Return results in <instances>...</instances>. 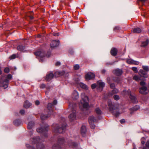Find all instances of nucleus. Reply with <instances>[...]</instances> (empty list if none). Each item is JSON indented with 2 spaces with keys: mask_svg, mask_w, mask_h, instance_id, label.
Returning a JSON list of instances; mask_svg holds the SVG:
<instances>
[{
  "mask_svg": "<svg viewBox=\"0 0 149 149\" xmlns=\"http://www.w3.org/2000/svg\"><path fill=\"white\" fill-rule=\"evenodd\" d=\"M81 100L80 101L79 105L80 106L81 105L83 107L82 110L83 111L87 110H88L89 107L88 104L89 100L88 98L84 93H81Z\"/></svg>",
  "mask_w": 149,
  "mask_h": 149,
  "instance_id": "obj_1",
  "label": "nucleus"
},
{
  "mask_svg": "<svg viewBox=\"0 0 149 149\" xmlns=\"http://www.w3.org/2000/svg\"><path fill=\"white\" fill-rule=\"evenodd\" d=\"M76 105L75 104H70L69 105V107L72 110V113L69 115V116L70 120L71 121H72L76 119Z\"/></svg>",
  "mask_w": 149,
  "mask_h": 149,
  "instance_id": "obj_2",
  "label": "nucleus"
},
{
  "mask_svg": "<svg viewBox=\"0 0 149 149\" xmlns=\"http://www.w3.org/2000/svg\"><path fill=\"white\" fill-rule=\"evenodd\" d=\"M12 75L10 74H8L6 77H3L1 78V80L4 84L2 85L4 89L7 88L8 87V84L9 82V80L12 78Z\"/></svg>",
  "mask_w": 149,
  "mask_h": 149,
  "instance_id": "obj_3",
  "label": "nucleus"
},
{
  "mask_svg": "<svg viewBox=\"0 0 149 149\" xmlns=\"http://www.w3.org/2000/svg\"><path fill=\"white\" fill-rule=\"evenodd\" d=\"M108 104L109 107V111L112 112L113 115L116 117L118 116L119 113L118 112L116 111V110L114 106L112 104L111 101L109 100L108 101Z\"/></svg>",
  "mask_w": 149,
  "mask_h": 149,
  "instance_id": "obj_4",
  "label": "nucleus"
},
{
  "mask_svg": "<svg viewBox=\"0 0 149 149\" xmlns=\"http://www.w3.org/2000/svg\"><path fill=\"white\" fill-rule=\"evenodd\" d=\"M104 86V83L102 82V81L100 80L97 81V90L100 91H101ZM96 86V85L95 84H93L91 85V88L92 89L95 88Z\"/></svg>",
  "mask_w": 149,
  "mask_h": 149,
  "instance_id": "obj_5",
  "label": "nucleus"
},
{
  "mask_svg": "<svg viewBox=\"0 0 149 149\" xmlns=\"http://www.w3.org/2000/svg\"><path fill=\"white\" fill-rule=\"evenodd\" d=\"M122 94L124 96H125L127 95H129L130 99L133 103L136 102L137 101V99L135 96L132 95L131 91L130 90H129L127 91L125 90L123 91L122 92Z\"/></svg>",
  "mask_w": 149,
  "mask_h": 149,
  "instance_id": "obj_6",
  "label": "nucleus"
},
{
  "mask_svg": "<svg viewBox=\"0 0 149 149\" xmlns=\"http://www.w3.org/2000/svg\"><path fill=\"white\" fill-rule=\"evenodd\" d=\"M55 126L57 128L56 129L54 128L53 129V132H58L59 133H61L65 130L66 124L65 123H64L63 125L60 127H58V126L57 125H56Z\"/></svg>",
  "mask_w": 149,
  "mask_h": 149,
  "instance_id": "obj_7",
  "label": "nucleus"
},
{
  "mask_svg": "<svg viewBox=\"0 0 149 149\" xmlns=\"http://www.w3.org/2000/svg\"><path fill=\"white\" fill-rule=\"evenodd\" d=\"M75 81L76 84L77 85L78 87L79 86L85 90H87L88 89V86L84 83L80 82L79 81V79L75 80Z\"/></svg>",
  "mask_w": 149,
  "mask_h": 149,
  "instance_id": "obj_8",
  "label": "nucleus"
},
{
  "mask_svg": "<svg viewBox=\"0 0 149 149\" xmlns=\"http://www.w3.org/2000/svg\"><path fill=\"white\" fill-rule=\"evenodd\" d=\"M48 129V126H46L45 127L41 128L39 129L38 130V132H40L45 137H46L47 136V132Z\"/></svg>",
  "mask_w": 149,
  "mask_h": 149,
  "instance_id": "obj_9",
  "label": "nucleus"
},
{
  "mask_svg": "<svg viewBox=\"0 0 149 149\" xmlns=\"http://www.w3.org/2000/svg\"><path fill=\"white\" fill-rule=\"evenodd\" d=\"M31 144L34 146L36 148L37 147V136H34L31 138Z\"/></svg>",
  "mask_w": 149,
  "mask_h": 149,
  "instance_id": "obj_10",
  "label": "nucleus"
},
{
  "mask_svg": "<svg viewBox=\"0 0 149 149\" xmlns=\"http://www.w3.org/2000/svg\"><path fill=\"white\" fill-rule=\"evenodd\" d=\"M148 92L147 88L145 86H143L139 88V92L140 93L143 94H146Z\"/></svg>",
  "mask_w": 149,
  "mask_h": 149,
  "instance_id": "obj_11",
  "label": "nucleus"
},
{
  "mask_svg": "<svg viewBox=\"0 0 149 149\" xmlns=\"http://www.w3.org/2000/svg\"><path fill=\"white\" fill-rule=\"evenodd\" d=\"M38 59H39L40 61H42L43 58L45 56V54L43 51H38Z\"/></svg>",
  "mask_w": 149,
  "mask_h": 149,
  "instance_id": "obj_12",
  "label": "nucleus"
},
{
  "mask_svg": "<svg viewBox=\"0 0 149 149\" xmlns=\"http://www.w3.org/2000/svg\"><path fill=\"white\" fill-rule=\"evenodd\" d=\"M95 74L91 72H88L85 76V78L86 80H90L93 79L95 77Z\"/></svg>",
  "mask_w": 149,
  "mask_h": 149,
  "instance_id": "obj_13",
  "label": "nucleus"
},
{
  "mask_svg": "<svg viewBox=\"0 0 149 149\" xmlns=\"http://www.w3.org/2000/svg\"><path fill=\"white\" fill-rule=\"evenodd\" d=\"M57 103V101L55 100L53 101L52 104L51 103H49L48 104L47 108L49 110V112L50 113H52L53 112V111L50 110V109L54 105H56Z\"/></svg>",
  "mask_w": 149,
  "mask_h": 149,
  "instance_id": "obj_14",
  "label": "nucleus"
},
{
  "mask_svg": "<svg viewBox=\"0 0 149 149\" xmlns=\"http://www.w3.org/2000/svg\"><path fill=\"white\" fill-rule=\"evenodd\" d=\"M78 92L75 90H74L72 94L71 97L74 100H77L79 98Z\"/></svg>",
  "mask_w": 149,
  "mask_h": 149,
  "instance_id": "obj_15",
  "label": "nucleus"
},
{
  "mask_svg": "<svg viewBox=\"0 0 149 149\" xmlns=\"http://www.w3.org/2000/svg\"><path fill=\"white\" fill-rule=\"evenodd\" d=\"M59 45V42L58 40H53L50 44L51 47L53 48Z\"/></svg>",
  "mask_w": 149,
  "mask_h": 149,
  "instance_id": "obj_16",
  "label": "nucleus"
},
{
  "mask_svg": "<svg viewBox=\"0 0 149 149\" xmlns=\"http://www.w3.org/2000/svg\"><path fill=\"white\" fill-rule=\"evenodd\" d=\"M54 76V75L52 72L47 74L45 78L46 80L47 81H50L53 78Z\"/></svg>",
  "mask_w": 149,
  "mask_h": 149,
  "instance_id": "obj_17",
  "label": "nucleus"
},
{
  "mask_svg": "<svg viewBox=\"0 0 149 149\" xmlns=\"http://www.w3.org/2000/svg\"><path fill=\"white\" fill-rule=\"evenodd\" d=\"M97 119L94 117L93 116H90L88 119V121L90 124H91L92 123L96 122L97 121Z\"/></svg>",
  "mask_w": 149,
  "mask_h": 149,
  "instance_id": "obj_18",
  "label": "nucleus"
},
{
  "mask_svg": "<svg viewBox=\"0 0 149 149\" xmlns=\"http://www.w3.org/2000/svg\"><path fill=\"white\" fill-rule=\"evenodd\" d=\"M113 72L114 74L117 76L120 75L122 73V70L121 69H117L114 70Z\"/></svg>",
  "mask_w": 149,
  "mask_h": 149,
  "instance_id": "obj_19",
  "label": "nucleus"
},
{
  "mask_svg": "<svg viewBox=\"0 0 149 149\" xmlns=\"http://www.w3.org/2000/svg\"><path fill=\"white\" fill-rule=\"evenodd\" d=\"M139 74L142 77H147V75L146 72L142 70H140L139 71Z\"/></svg>",
  "mask_w": 149,
  "mask_h": 149,
  "instance_id": "obj_20",
  "label": "nucleus"
},
{
  "mask_svg": "<svg viewBox=\"0 0 149 149\" xmlns=\"http://www.w3.org/2000/svg\"><path fill=\"white\" fill-rule=\"evenodd\" d=\"M34 125L35 123L34 121H30L28 125V128L29 129H31L34 127Z\"/></svg>",
  "mask_w": 149,
  "mask_h": 149,
  "instance_id": "obj_21",
  "label": "nucleus"
},
{
  "mask_svg": "<svg viewBox=\"0 0 149 149\" xmlns=\"http://www.w3.org/2000/svg\"><path fill=\"white\" fill-rule=\"evenodd\" d=\"M127 62L129 64H134L136 65L139 64V62H138L134 61L131 59H127Z\"/></svg>",
  "mask_w": 149,
  "mask_h": 149,
  "instance_id": "obj_22",
  "label": "nucleus"
},
{
  "mask_svg": "<svg viewBox=\"0 0 149 149\" xmlns=\"http://www.w3.org/2000/svg\"><path fill=\"white\" fill-rule=\"evenodd\" d=\"M32 104L27 100L25 101L24 102V107L25 108H28Z\"/></svg>",
  "mask_w": 149,
  "mask_h": 149,
  "instance_id": "obj_23",
  "label": "nucleus"
},
{
  "mask_svg": "<svg viewBox=\"0 0 149 149\" xmlns=\"http://www.w3.org/2000/svg\"><path fill=\"white\" fill-rule=\"evenodd\" d=\"M68 74H65V72L64 71H58L56 72L55 73V74L57 75V76H60L63 75H65V76L67 75Z\"/></svg>",
  "mask_w": 149,
  "mask_h": 149,
  "instance_id": "obj_24",
  "label": "nucleus"
},
{
  "mask_svg": "<svg viewBox=\"0 0 149 149\" xmlns=\"http://www.w3.org/2000/svg\"><path fill=\"white\" fill-rule=\"evenodd\" d=\"M117 52V50L116 49L114 48H112L111 51V54L113 56H116Z\"/></svg>",
  "mask_w": 149,
  "mask_h": 149,
  "instance_id": "obj_25",
  "label": "nucleus"
},
{
  "mask_svg": "<svg viewBox=\"0 0 149 149\" xmlns=\"http://www.w3.org/2000/svg\"><path fill=\"white\" fill-rule=\"evenodd\" d=\"M21 121L19 119H17L15 120L13 122L14 124L17 126L20 125L21 124Z\"/></svg>",
  "mask_w": 149,
  "mask_h": 149,
  "instance_id": "obj_26",
  "label": "nucleus"
},
{
  "mask_svg": "<svg viewBox=\"0 0 149 149\" xmlns=\"http://www.w3.org/2000/svg\"><path fill=\"white\" fill-rule=\"evenodd\" d=\"M25 48V46L23 45H19L17 47V49L18 50L24 52V51Z\"/></svg>",
  "mask_w": 149,
  "mask_h": 149,
  "instance_id": "obj_27",
  "label": "nucleus"
},
{
  "mask_svg": "<svg viewBox=\"0 0 149 149\" xmlns=\"http://www.w3.org/2000/svg\"><path fill=\"white\" fill-rule=\"evenodd\" d=\"M86 132V127L84 126H82L81 128V132L82 135L85 134Z\"/></svg>",
  "mask_w": 149,
  "mask_h": 149,
  "instance_id": "obj_28",
  "label": "nucleus"
},
{
  "mask_svg": "<svg viewBox=\"0 0 149 149\" xmlns=\"http://www.w3.org/2000/svg\"><path fill=\"white\" fill-rule=\"evenodd\" d=\"M139 109V106L138 105H136L133 108H132L130 109V110L131 111H136L138 109ZM132 113V112H130V113Z\"/></svg>",
  "mask_w": 149,
  "mask_h": 149,
  "instance_id": "obj_29",
  "label": "nucleus"
},
{
  "mask_svg": "<svg viewBox=\"0 0 149 149\" xmlns=\"http://www.w3.org/2000/svg\"><path fill=\"white\" fill-rule=\"evenodd\" d=\"M149 42V40L148 39L145 41H143L142 42L141 46L142 47H145L147 45Z\"/></svg>",
  "mask_w": 149,
  "mask_h": 149,
  "instance_id": "obj_30",
  "label": "nucleus"
},
{
  "mask_svg": "<svg viewBox=\"0 0 149 149\" xmlns=\"http://www.w3.org/2000/svg\"><path fill=\"white\" fill-rule=\"evenodd\" d=\"M133 32L135 33H139L141 32V30L139 28H136L133 29Z\"/></svg>",
  "mask_w": 149,
  "mask_h": 149,
  "instance_id": "obj_31",
  "label": "nucleus"
},
{
  "mask_svg": "<svg viewBox=\"0 0 149 149\" xmlns=\"http://www.w3.org/2000/svg\"><path fill=\"white\" fill-rule=\"evenodd\" d=\"M50 117V115L42 114L41 116V118L42 120H45Z\"/></svg>",
  "mask_w": 149,
  "mask_h": 149,
  "instance_id": "obj_32",
  "label": "nucleus"
},
{
  "mask_svg": "<svg viewBox=\"0 0 149 149\" xmlns=\"http://www.w3.org/2000/svg\"><path fill=\"white\" fill-rule=\"evenodd\" d=\"M26 148L28 149H36V148L34 147V146L32 145H30L29 144H26Z\"/></svg>",
  "mask_w": 149,
  "mask_h": 149,
  "instance_id": "obj_33",
  "label": "nucleus"
},
{
  "mask_svg": "<svg viewBox=\"0 0 149 149\" xmlns=\"http://www.w3.org/2000/svg\"><path fill=\"white\" fill-rule=\"evenodd\" d=\"M133 79L136 81H139L141 80V78L139 76L136 75L134 76Z\"/></svg>",
  "mask_w": 149,
  "mask_h": 149,
  "instance_id": "obj_34",
  "label": "nucleus"
},
{
  "mask_svg": "<svg viewBox=\"0 0 149 149\" xmlns=\"http://www.w3.org/2000/svg\"><path fill=\"white\" fill-rule=\"evenodd\" d=\"M53 149H60V146L58 144H54L52 147Z\"/></svg>",
  "mask_w": 149,
  "mask_h": 149,
  "instance_id": "obj_35",
  "label": "nucleus"
},
{
  "mask_svg": "<svg viewBox=\"0 0 149 149\" xmlns=\"http://www.w3.org/2000/svg\"><path fill=\"white\" fill-rule=\"evenodd\" d=\"M96 113L98 114H100L102 113V111L100 109L98 108H97L95 110Z\"/></svg>",
  "mask_w": 149,
  "mask_h": 149,
  "instance_id": "obj_36",
  "label": "nucleus"
},
{
  "mask_svg": "<svg viewBox=\"0 0 149 149\" xmlns=\"http://www.w3.org/2000/svg\"><path fill=\"white\" fill-rule=\"evenodd\" d=\"M64 142V140L62 138H60L58 140V143L59 144L62 143Z\"/></svg>",
  "mask_w": 149,
  "mask_h": 149,
  "instance_id": "obj_37",
  "label": "nucleus"
},
{
  "mask_svg": "<svg viewBox=\"0 0 149 149\" xmlns=\"http://www.w3.org/2000/svg\"><path fill=\"white\" fill-rule=\"evenodd\" d=\"M142 68L146 71L148 72L149 71V68L147 66H143Z\"/></svg>",
  "mask_w": 149,
  "mask_h": 149,
  "instance_id": "obj_38",
  "label": "nucleus"
},
{
  "mask_svg": "<svg viewBox=\"0 0 149 149\" xmlns=\"http://www.w3.org/2000/svg\"><path fill=\"white\" fill-rule=\"evenodd\" d=\"M118 92V91L117 89L114 88L112 91V94H114L117 93Z\"/></svg>",
  "mask_w": 149,
  "mask_h": 149,
  "instance_id": "obj_39",
  "label": "nucleus"
},
{
  "mask_svg": "<svg viewBox=\"0 0 149 149\" xmlns=\"http://www.w3.org/2000/svg\"><path fill=\"white\" fill-rule=\"evenodd\" d=\"M79 65L78 64L75 65L74 66V69L75 70H77L79 69Z\"/></svg>",
  "mask_w": 149,
  "mask_h": 149,
  "instance_id": "obj_40",
  "label": "nucleus"
},
{
  "mask_svg": "<svg viewBox=\"0 0 149 149\" xmlns=\"http://www.w3.org/2000/svg\"><path fill=\"white\" fill-rule=\"evenodd\" d=\"M113 98L115 100H119V97L118 95H115L113 96Z\"/></svg>",
  "mask_w": 149,
  "mask_h": 149,
  "instance_id": "obj_41",
  "label": "nucleus"
},
{
  "mask_svg": "<svg viewBox=\"0 0 149 149\" xmlns=\"http://www.w3.org/2000/svg\"><path fill=\"white\" fill-rule=\"evenodd\" d=\"M132 69L135 73H136L138 72L137 68L136 67H133L132 68Z\"/></svg>",
  "mask_w": 149,
  "mask_h": 149,
  "instance_id": "obj_42",
  "label": "nucleus"
},
{
  "mask_svg": "<svg viewBox=\"0 0 149 149\" xmlns=\"http://www.w3.org/2000/svg\"><path fill=\"white\" fill-rule=\"evenodd\" d=\"M4 72L6 73H8L9 72V69L8 68H5L4 69Z\"/></svg>",
  "mask_w": 149,
  "mask_h": 149,
  "instance_id": "obj_43",
  "label": "nucleus"
},
{
  "mask_svg": "<svg viewBox=\"0 0 149 149\" xmlns=\"http://www.w3.org/2000/svg\"><path fill=\"white\" fill-rule=\"evenodd\" d=\"M141 143L143 144L145 143V139L144 137H142L141 139Z\"/></svg>",
  "mask_w": 149,
  "mask_h": 149,
  "instance_id": "obj_44",
  "label": "nucleus"
},
{
  "mask_svg": "<svg viewBox=\"0 0 149 149\" xmlns=\"http://www.w3.org/2000/svg\"><path fill=\"white\" fill-rule=\"evenodd\" d=\"M16 55L15 54H13L10 57V59H14L16 58Z\"/></svg>",
  "mask_w": 149,
  "mask_h": 149,
  "instance_id": "obj_45",
  "label": "nucleus"
},
{
  "mask_svg": "<svg viewBox=\"0 0 149 149\" xmlns=\"http://www.w3.org/2000/svg\"><path fill=\"white\" fill-rule=\"evenodd\" d=\"M27 17L31 19H33V17L32 15H30L29 14L27 15Z\"/></svg>",
  "mask_w": 149,
  "mask_h": 149,
  "instance_id": "obj_46",
  "label": "nucleus"
},
{
  "mask_svg": "<svg viewBox=\"0 0 149 149\" xmlns=\"http://www.w3.org/2000/svg\"><path fill=\"white\" fill-rule=\"evenodd\" d=\"M91 125V127L92 129H94L95 128V125L93 123L91 124H90Z\"/></svg>",
  "mask_w": 149,
  "mask_h": 149,
  "instance_id": "obj_47",
  "label": "nucleus"
},
{
  "mask_svg": "<svg viewBox=\"0 0 149 149\" xmlns=\"http://www.w3.org/2000/svg\"><path fill=\"white\" fill-rule=\"evenodd\" d=\"M146 146L147 148L149 149V140L146 142Z\"/></svg>",
  "mask_w": 149,
  "mask_h": 149,
  "instance_id": "obj_48",
  "label": "nucleus"
},
{
  "mask_svg": "<svg viewBox=\"0 0 149 149\" xmlns=\"http://www.w3.org/2000/svg\"><path fill=\"white\" fill-rule=\"evenodd\" d=\"M20 113L21 114H24L25 113V111L23 109H22L20 111Z\"/></svg>",
  "mask_w": 149,
  "mask_h": 149,
  "instance_id": "obj_49",
  "label": "nucleus"
},
{
  "mask_svg": "<svg viewBox=\"0 0 149 149\" xmlns=\"http://www.w3.org/2000/svg\"><path fill=\"white\" fill-rule=\"evenodd\" d=\"M140 84L141 86H144L145 85V83L144 81H142L140 82Z\"/></svg>",
  "mask_w": 149,
  "mask_h": 149,
  "instance_id": "obj_50",
  "label": "nucleus"
},
{
  "mask_svg": "<svg viewBox=\"0 0 149 149\" xmlns=\"http://www.w3.org/2000/svg\"><path fill=\"white\" fill-rule=\"evenodd\" d=\"M110 86L111 88H113L115 86L114 84H111L110 85Z\"/></svg>",
  "mask_w": 149,
  "mask_h": 149,
  "instance_id": "obj_51",
  "label": "nucleus"
},
{
  "mask_svg": "<svg viewBox=\"0 0 149 149\" xmlns=\"http://www.w3.org/2000/svg\"><path fill=\"white\" fill-rule=\"evenodd\" d=\"M4 84L3 83V81H2V80L1 79L0 81V87H3L2 85H1L2 84L3 85Z\"/></svg>",
  "mask_w": 149,
  "mask_h": 149,
  "instance_id": "obj_52",
  "label": "nucleus"
},
{
  "mask_svg": "<svg viewBox=\"0 0 149 149\" xmlns=\"http://www.w3.org/2000/svg\"><path fill=\"white\" fill-rule=\"evenodd\" d=\"M55 65L56 66H59L61 65V63L59 62H57Z\"/></svg>",
  "mask_w": 149,
  "mask_h": 149,
  "instance_id": "obj_53",
  "label": "nucleus"
},
{
  "mask_svg": "<svg viewBox=\"0 0 149 149\" xmlns=\"http://www.w3.org/2000/svg\"><path fill=\"white\" fill-rule=\"evenodd\" d=\"M125 120L124 119H122L120 120V123L122 124L123 123L125 122Z\"/></svg>",
  "mask_w": 149,
  "mask_h": 149,
  "instance_id": "obj_54",
  "label": "nucleus"
},
{
  "mask_svg": "<svg viewBox=\"0 0 149 149\" xmlns=\"http://www.w3.org/2000/svg\"><path fill=\"white\" fill-rule=\"evenodd\" d=\"M45 87V85L44 84H42L40 86V87L42 88H44Z\"/></svg>",
  "mask_w": 149,
  "mask_h": 149,
  "instance_id": "obj_55",
  "label": "nucleus"
},
{
  "mask_svg": "<svg viewBox=\"0 0 149 149\" xmlns=\"http://www.w3.org/2000/svg\"><path fill=\"white\" fill-rule=\"evenodd\" d=\"M71 145L72 146H77V143H75L72 142V143Z\"/></svg>",
  "mask_w": 149,
  "mask_h": 149,
  "instance_id": "obj_56",
  "label": "nucleus"
},
{
  "mask_svg": "<svg viewBox=\"0 0 149 149\" xmlns=\"http://www.w3.org/2000/svg\"><path fill=\"white\" fill-rule=\"evenodd\" d=\"M140 1H141L142 3H145L147 1V0H139Z\"/></svg>",
  "mask_w": 149,
  "mask_h": 149,
  "instance_id": "obj_57",
  "label": "nucleus"
},
{
  "mask_svg": "<svg viewBox=\"0 0 149 149\" xmlns=\"http://www.w3.org/2000/svg\"><path fill=\"white\" fill-rule=\"evenodd\" d=\"M119 29V27H116L114 28V30H118V29Z\"/></svg>",
  "mask_w": 149,
  "mask_h": 149,
  "instance_id": "obj_58",
  "label": "nucleus"
},
{
  "mask_svg": "<svg viewBox=\"0 0 149 149\" xmlns=\"http://www.w3.org/2000/svg\"><path fill=\"white\" fill-rule=\"evenodd\" d=\"M118 79H119L118 78H117V79H116V80L114 79V81H115L118 82Z\"/></svg>",
  "mask_w": 149,
  "mask_h": 149,
  "instance_id": "obj_59",
  "label": "nucleus"
},
{
  "mask_svg": "<svg viewBox=\"0 0 149 149\" xmlns=\"http://www.w3.org/2000/svg\"><path fill=\"white\" fill-rule=\"evenodd\" d=\"M102 73H104L105 72V70H102Z\"/></svg>",
  "mask_w": 149,
  "mask_h": 149,
  "instance_id": "obj_60",
  "label": "nucleus"
},
{
  "mask_svg": "<svg viewBox=\"0 0 149 149\" xmlns=\"http://www.w3.org/2000/svg\"><path fill=\"white\" fill-rule=\"evenodd\" d=\"M35 55L37 57V52H35V53H34Z\"/></svg>",
  "mask_w": 149,
  "mask_h": 149,
  "instance_id": "obj_61",
  "label": "nucleus"
},
{
  "mask_svg": "<svg viewBox=\"0 0 149 149\" xmlns=\"http://www.w3.org/2000/svg\"><path fill=\"white\" fill-rule=\"evenodd\" d=\"M35 104L36 105H37V100H36L35 101Z\"/></svg>",
  "mask_w": 149,
  "mask_h": 149,
  "instance_id": "obj_62",
  "label": "nucleus"
},
{
  "mask_svg": "<svg viewBox=\"0 0 149 149\" xmlns=\"http://www.w3.org/2000/svg\"><path fill=\"white\" fill-rule=\"evenodd\" d=\"M109 78H107V80L108 81V83H110L108 81H109Z\"/></svg>",
  "mask_w": 149,
  "mask_h": 149,
  "instance_id": "obj_63",
  "label": "nucleus"
},
{
  "mask_svg": "<svg viewBox=\"0 0 149 149\" xmlns=\"http://www.w3.org/2000/svg\"><path fill=\"white\" fill-rule=\"evenodd\" d=\"M143 149H147L146 148L144 147L143 148Z\"/></svg>",
  "mask_w": 149,
  "mask_h": 149,
  "instance_id": "obj_64",
  "label": "nucleus"
}]
</instances>
